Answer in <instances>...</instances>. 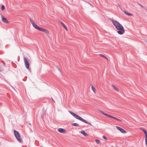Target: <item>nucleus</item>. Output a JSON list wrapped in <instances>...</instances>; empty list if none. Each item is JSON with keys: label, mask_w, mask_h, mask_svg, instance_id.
<instances>
[{"label": "nucleus", "mask_w": 147, "mask_h": 147, "mask_svg": "<svg viewBox=\"0 0 147 147\" xmlns=\"http://www.w3.org/2000/svg\"><path fill=\"white\" fill-rule=\"evenodd\" d=\"M69 112L75 118L81 121L86 124H89V125L91 124L90 123L87 122L86 121L76 114L74 113L71 111H69Z\"/></svg>", "instance_id": "nucleus-2"}, {"label": "nucleus", "mask_w": 147, "mask_h": 147, "mask_svg": "<svg viewBox=\"0 0 147 147\" xmlns=\"http://www.w3.org/2000/svg\"><path fill=\"white\" fill-rule=\"evenodd\" d=\"M96 142L98 144H99L100 142V141L98 140H96Z\"/></svg>", "instance_id": "nucleus-20"}, {"label": "nucleus", "mask_w": 147, "mask_h": 147, "mask_svg": "<svg viewBox=\"0 0 147 147\" xmlns=\"http://www.w3.org/2000/svg\"><path fill=\"white\" fill-rule=\"evenodd\" d=\"M116 127L122 133H126V131L123 129L121 127L118 126H116Z\"/></svg>", "instance_id": "nucleus-8"}, {"label": "nucleus", "mask_w": 147, "mask_h": 147, "mask_svg": "<svg viewBox=\"0 0 147 147\" xmlns=\"http://www.w3.org/2000/svg\"><path fill=\"white\" fill-rule=\"evenodd\" d=\"M3 63L4 64H5V63L4 62H3Z\"/></svg>", "instance_id": "nucleus-28"}, {"label": "nucleus", "mask_w": 147, "mask_h": 147, "mask_svg": "<svg viewBox=\"0 0 147 147\" xmlns=\"http://www.w3.org/2000/svg\"><path fill=\"white\" fill-rule=\"evenodd\" d=\"M30 22L31 24H32L33 26L36 29H37L38 30H39V28H40V27L38 26L35 23V22H34V21L31 18H30Z\"/></svg>", "instance_id": "nucleus-5"}, {"label": "nucleus", "mask_w": 147, "mask_h": 147, "mask_svg": "<svg viewBox=\"0 0 147 147\" xmlns=\"http://www.w3.org/2000/svg\"><path fill=\"white\" fill-rule=\"evenodd\" d=\"M28 124L29 125H31L30 123H28Z\"/></svg>", "instance_id": "nucleus-27"}, {"label": "nucleus", "mask_w": 147, "mask_h": 147, "mask_svg": "<svg viewBox=\"0 0 147 147\" xmlns=\"http://www.w3.org/2000/svg\"><path fill=\"white\" fill-rule=\"evenodd\" d=\"M81 133L85 136H87V134L84 131V130H82L81 131Z\"/></svg>", "instance_id": "nucleus-12"}, {"label": "nucleus", "mask_w": 147, "mask_h": 147, "mask_svg": "<svg viewBox=\"0 0 147 147\" xmlns=\"http://www.w3.org/2000/svg\"><path fill=\"white\" fill-rule=\"evenodd\" d=\"M111 22L118 30L117 33L119 34H122L125 32V30L122 25L117 21L112 20Z\"/></svg>", "instance_id": "nucleus-1"}, {"label": "nucleus", "mask_w": 147, "mask_h": 147, "mask_svg": "<svg viewBox=\"0 0 147 147\" xmlns=\"http://www.w3.org/2000/svg\"><path fill=\"white\" fill-rule=\"evenodd\" d=\"M123 12L124 13H125L127 15L129 16H132V14H131L128 13L125 11H124Z\"/></svg>", "instance_id": "nucleus-17"}, {"label": "nucleus", "mask_w": 147, "mask_h": 147, "mask_svg": "<svg viewBox=\"0 0 147 147\" xmlns=\"http://www.w3.org/2000/svg\"><path fill=\"white\" fill-rule=\"evenodd\" d=\"M91 89H92V90L94 92V93H96V89H95V87L94 86H92Z\"/></svg>", "instance_id": "nucleus-16"}, {"label": "nucleus", "mask_w": 147, "mask_h": 147, "mask_svg": "<svg viewBox=\"0 0 147 147\" xmlns=\"http://www.w3.org/2000/svg\"><path fill=\"white\" fill-rule=\"evenodd\" d=\"M57 69L58 70H59L60 71H61V70H60V68L58 66H57Z\"/></svg>", "instance_id": "nucleus-23"}, {"label": "nucleus", "mask_w": 147, "mask_h": 147, "mask_svg": "<svg viewBox=\"0 0 147 147\" xmlns=\"http://www.w3.org/2000/svg\"><path fill=\"white\" fill-rule=\"evenodd\" d=\"M5 9V7L4 6V5H2L1 7V9L2 10H3Z\"/></svg>", "instance_id": "nucleus-21"}, {"label": "nucleus", "mask_w": 147, "mask_h": 147, "mask_svg": "<svg viewBox=\"0 0 147 147\" xmlns=\"http://www.w3.org/2000/svg\"><path fill=\"white\" fill-rule=\"evenodd\" d=\"M99 55L100 56V57H103L104 58H106L107 59V57L105 56L104 55H102V54H100Z\"/></svg>", "instance_id": "nucleus-19"}, {"label": "nucleus", "mask_w": 147, "mask_h": 147, "mask_svg": "<svg viewBox=\"0 0 147 147\" xmlns=\"http://www.w3.org/2000/svg\"><path fill=\"white\" fill-rule=\"evenodd\" d=\"M139 5L141 7H143V6H142V5H141V4H139Z\"/></svg>", "instance_id": "nucleus-24"}, {"label": "nucleus", "mask_w": 147, "mask_h": 147, "mask_svg": "<svg viewBox=\"0 0 147 147\" xmlns=\"http://www.w3.org/2000/svg\"><path fill=\"white\" fill-rule=\"evenodd\" d=\"M90 6H91V7H93V5H92V4H90Z\"/></svg>", "instance_id": "nucleus-26"}, {"label": "nucleus", "mask_w": 147, "mask_h": 147, "mask_svg": "<svg viewBox=\"0 0 147 147\" xmlns=\"http://www.w3.org/2000/svg\"><path fill=\"white\" fill-rule=\"evenodd\" d=\"M112 87L115 91H118V89L114 85H112Z\"/></svg>", "instance_id": "nucleus-14"}, {"label": "nucleus", "mask_w": 147, "mask_h": 147, "mask_svg": "<svg viewBox=\"0 0 147 147\" xmlns=\"http://www.w3.org/2000/svg\"><path fill=\"white\" fill-rule=\"evenodd\" d=\"M102 138H103L105 139V140H107V138L106 137L104 136H102Z\"/></svg>", "instance_id": "nucleus-22"}, {"label": "nucleus", "mask_w": 147, "mask_h": 147, "mask_svg": "<svg viewBox=\"0 0 147 147\" xmlns=\"http://www.w3.org/2000/svg\"><path fill=\"white\" fill-rule=\"evenodd\" d=\"M142 131L144 132L145 135V144L147 146V131L146 129H142Z\"/></svg>", "instance_id": "nucleus-7"}, {"label": "nucleus", "mask_w": 147, "mask_h": 147, "mask_svg": "<svg viewBox=\"0 0 147 147\" xmlns=\"http://www.w3.org/2000/svg\"><path fill=\"white\" fill-rule=\"evenodd\" d=\"M72 125L75 126H79V125L76 123H73L72 124Z\"/></svg>", "instance_id": "nucleus-18"}, {"label": "nucleus", "mask_w": 147, "mask_h": 147, "mask_svg": "<svg viewBox=\"0 0 147 147\" xmlns=\"http://www.w3.org/2000/svg\"><path fill=\"white\" fill-rule=\"evenodd\" d=\"M2 21L4 23H8L9 22V21L7 20L6 18H4L3 16L2 17Z\"/></svg>", "instance_id": "nucleus-11"}, {"label": "nucleus", "mask_w": 147, "mask_h": 147, "mask_svg": "<svg viewBox=\"0 0 147 147\" xmlns=\"http://www.w3.org/2000/svg\"><path fill=\"white\" fill-rule=\"evenodd\" d=\"M52 99L53 101V102L55 103V100H54V99L52 98Z\"/></svg>", "instance_id": "nucleus-25"}, {"label": "nucleus", "mask_w": 147, "mask_h": 147, "mask_svg": "<svg viewBox=\"0 0 147 147\" xmlns=\"http://www.w3.org/2000/svg\"><path fill=\"white\" fill-rule=\"evenodd\" d=\"M58 131L60 133H63L65 131V130L62 128H59L58 129Z\"/></svg>", "instance_id": "nucleus-10"}, {"label": "nucleus", "mask_w": 147, "mask_h": 147, "mask_svg": "<svg viewBox=\"0 0 147 147\" xmlns=\"http://www.w3.org/2000/svg\"><path fill=\"white\" fill-rule=\"evenodd\" d=\"M38 30L39 31H41L44 32L45 33H47V34L49 33L48 31L46 29L43 28H42L40 27V28H39Z\"/></svg>", "instance_id": "nucleus-9"}, {"label": "nucleus", "mask_w": 147, "mask_h": 147, "mask_svg": "<svg viewBox=\"0 0 147 147\" xmlns=\"http://www.w3.org/2000/svg\"><path fill=\"white\" fill-rule=\"evenodd\" d=\"M99 113L101 114H102L103 115H104L107 116V117H110L111 118H113L115 120H118V121H122L120 119H119L116 117H113L112 116H111L108 114H106L105 113H104L103 111H99Z\"/></svg>", "instance_id": "nucleus-4"}, {"label": "nucleus", "mask_w": 147, "mask_h": 147, "mask_svg": "<svg viewBox=\"0 0 147 147\" xmlns=\"http://www.w3.org/2000/svg\"><path fill=\"white\" fill-rule=\"evenodd\" d=\"M14 133L16 138L19 142H22V140L21 138L20 135L18 131L15 130H14Z\"/></svg>", "instance_id": "nucleus-3"}, {"label": "nucleus", "mask_w": 147, "mask_h": 147, "mask_svg": "<svg viewBox=\"0 0 147 147\" xmlns=\"http://www.w3.org/2000/svg\"><path fill=\"white\" fill-rule=\"evenodd\" d=\"M4 67V66L2 64L0 63V71H2L3 70V68Z\"/></svg>", "instance_id": "nucleus-15"}, {"label": "nucleus", "mask_w": 147, "mask_h": 147, "mask_svg": "<svg viewBox=\"0 0 147 147\" xmlns=\"http://www.w3.org/2000/svg\"><path fill=\"white\" fill-rule=\"evenodd\" d=\"M24 59L26 67L27 69H28L29 68L30 65L29 63L25 57H24Z\"/></svg>", "instance_id": "nucleus-6"}, {"label": "nucleus", "mask_w": 147, "mask_h": 147, "mask_svg": "<svg viewBox=\"0 0 147 147\" xmlns=\"http://www.w3.org/2000/svg\"><path fill=\"white\" fill-rule=\"evenodd\" d=\"M63 28L66 30H67V28L65 25L62 22H61Z\"/></svg>", "instance_id": "nucleus-13"}]
</instances>
